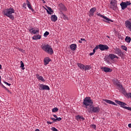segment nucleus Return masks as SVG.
<instances>
[{"label": "nucleus", "mask_w": 131, "mask_h": 131, "mask_svg": "<svg viewBox=\"0 0 131 131\" xmlns=\"http://www.w3.org/2000/svg\"><path fill=\"white\" fill-rule=\"evenodd\" d=\"M126 96L128 97V98H131V93H126Z\"/></svg>", "instance_id": "obj_39"}, {"label": "nucleus", "mask_w": 131, "mask_h": 131, "mask_svg": "<svg viewBox=\"0 0 131 131\" xmlns=\"http://www.w3.org/2000/svg\"><path fill=\"white\" fill-rule=\"evenodd\" d=\"M117 85L120 88V89L122 88V85H120V84L117 83Z\"/></svg>", "instance_id": "obj_44"}, {"label": "nucleus", "mask_w": 131, "mask_h": 131, "mask_svg": "<svg viewBox=\"0 0 131 131\" xmlns=\"http://www.w3.org/2000/svg\"><path fill=\"white\" fill-rule=\"evenodd\" d=\"M99 112H100V107L93 106L92 113H99Z\"/></svg>", "instance_id": "obj_13"}, {"label": "nucleus", "mask_w": 131, "mask_h": 131, "mask_svg": "<svg viewBox=\"0 0 131 131\" xmlns=\"http://www.w3.org/2000/svg\"><path fill=\"white\" fill-rule=\"evenodd\" d=\"M97 16H99V17H101V18H103L104 19H103V21H104V22H106L107 23H109V21L110 22H113V20H112V19H110V18L101 14L100 13H98L97 14Z\"/></svg>", "instance_id": "obj_6"}, {"label": "nucleus", "mask_w": 131, "mask_h": 131, "mask_svg": "<svg viewBox=\"0 0 131 131\" xmlns=\"http://www.w3.org/2000/svg\"><path fill=\"white\" fill-rule=\"evenodd\" d=\"M20 67L23 70H24V63H23V61H20Z\"/></svg>", "instance_id": "obj_31"}, {"label": "nucleus", "mask_w": 131, "mask_h": 131, "mask_svg": "<svg viewBox=\"0 0 131 131\" xmlns=\"http://www.w3.org/2000/svg\"><path fill=\"white\" fill-rule=\"evenodd\" d=\"M36 76L37 79H38V80H41V81H43V82L46 81V80L43 79V77H42V76H39L38 74H36Z\"/></svg>", "instance_id": "obj_17"}, {"label": "nucleus", "mask_w": 131, "mask_h": 131, "mask_svg": "<svg viewBox=\"0 0 131 131\" xmlns=\"http://www.w3.org/2000/svg\"><path fill=\"white\" fill-rule=\"evenodd\" d=\"M0 85L3 88V89H4L5 90H6V91H8V88H7L6 86H5V85H4V84H3V83H2V82H0Z\"/></svg>", "instance_id": "obj_32"}, {"label": "nucleus", "mask_w": 131, "mask_h": 131, "mask_svg": "<svg viewBox=\"0 0 131 131\" xmlns=\"http://www.w3.org/2000/svg\"><path fill=\"white\" fill-rule=\"evenodd\" d=\"M48 124H52V123H54V122H50V121H47Z\"/></svg>", "instance_id": "obj_46"}, {"label": "nucleus", "mask_w": 131, "mask_h": 131, "mask_svg": "<svg viewBox=\"0 0 131 131\" xmlns=\"http://www.w3.org/2000/svg\"><path fill=\"white\" fill-rule=\"evenodd\" d=\"M70 48L72 51H75L76 50V48H77V45H76V44H71Z\"/></svg>", "instance_id": "obj_19"}, {"label": "nucleus", "mask_w": 131, "mask_h": 131, "mask_svg": "<svg viewBox=\"0 0 131 131\" xmlns=\"http://www.w3.org/2000/svg\"><path fill=\"white\" fill-rule=\"evenodd\" d=\"M108 57H110V59L111 60H113V59L115 58V55L113 54H110L109 56Z\"/></svg>", "instance_id": "obj_26"}, {"label": "nucleus", "mask_w": 131, "mask_h": 131, "mask_svg": "<svg viewBox=\"0 0 131 131\" xmlns=\"http://www.w3.org/2000/svg\"><path fill=\"white\" fill-rule=\"evenodd\" d=\"M81 41H85V39H84V38H81Z\"/></svg>", "instance_id": "obj_51"}, {"label": "nucleus", "mask_w": 131, "mask_h": 131, "mask_svg": "<svg viewBox=\"0 0 131 131\" xmlns=\"http://www.w3.org/2000/svg\"><path fill=\"white\" fill-rule=\"evenodd\" d=\"M50 61H51V59H50V58L46 57L44 59V64H45V65H48V64H49V63H50Z\"/></svg>", "instance_id": "obj_20"}, {"label": "nucleus", "mask_w": 131, "mask_h": 131, "mask_svg": "<svg viewBox=\"0 0 131 131\" xmlns=\"http://www.w3.org/2000/svg\"><path fill=\"white\" fill-rule=\"evenodd\" d=\"M106 37H107L108 38H110V37L109 36H106Z\"/></svg>", "instance_id": "obj_57"}, {"label": "nucleus", "mask_w": 131, "mask_h": 131, "mask_svg": "<svg viewBox=\"0 0 131 131\" xmlns=\"http://www.w3.org/2000/svg\"><path fill=\"white\" fill-rule=\"evenodd\" d=\"M33 29V28H32L30 30H32Z\"/></svg>", "instance_id": "obj_61"}, {"label": "nucleus", "mask_w": 131, "mask_h": 131, "mask_svg": "<svg viewBox=\"0 0 131 131\" xmlns=\"http://www.w3.org/2000/svg\"><path fill=\"white\" fill-rule=\"evenodd\" d=\"M101 69H103L102 70L103 71H104V72H106V73L112 72V70H111V69H110L109 68L104 67V68H101Z\"/></svg>", "instance_id": "obj_14"}, {"label": "nucleus", "mask_w": 131, "mask_h": 131, "mask_svg": "<svg viewBox=\"0 0 131 131\" xmlns=\"http://www.w3.org/2000/svg\"><path fill=\"white\" fill-rule=\"evenodd\" d=\"M39 30H33L32 31V33H33V34H36V33H39Z\"/></svg>", "instance_id": "obj_28"}, {"label": "nucleus", "mask_w": 131, "mask_h": 131, "mask_svg": "<svg viewBox=\"0 0 131 131\" xmlns=\"http://www.w3.org/2000/svg\"><path fill=\"white\" fill-rule=\"evenodd\" d=\"M51 118V119L52 120H53V122H55V121H57V119H55V118Z\"/></svg>", "instance_id": "obj_43"}, {"label": "nucleus", "mask_w": 131, "mask_h": 131, "mask_svg": "<svg viewBox=\"0 0 131 131\" xmlns=\"http://www.w3.org/2000/svg\"><path fill=\"white\" fill-rule=\"evenodd\" d=\"M115 54L117 55L120 56L121 58H123V53L121 52L119 49H116L115 51Z\"/></svg>", "instance_id": "obj_9"}, {"label": "nucleus", "mask_w": 131, "mask_h": 131, "mask_svg": "<svg viewBox=\"0 0 131 131\" xmlns=\"http://www.w3.org/2000/svg\"><path fill=\"white\" fill-rule=\"evenodd\" d=\"M77 66L78 67H79V68H80L81 69H82V70H84V65H83V64H81V63H78L77 64Z\"/></svg>", "instance_id": "obj_25"}, {"label": "nucleus", "mask_w": 131, "mask_h": 131, "mask_svg": "<svg viewBox=\"0 0 131 131\" xmlns=\"http://www.w3.org/2000/svg\"><path fill=\"white\" fill-rule=\"evenodd\" d=\"M53 117L56 119L58 118V117L56 115H53Z\"/></svg>", "instance_id": "obj_50"}, {"label": "nucleus", "mask_w": 131, "mask_h": 131, "mask_svg": "<svg viewBox=\"0 0 131 131\" xmlns=\"http://www.w3.org/2000/svg\"><path fill=\"white\" fill-rule=\"evenodd\" d=\"M59 7L60 9L61 10V11H63L64 12L67 11V9L66 8L65 6H64V5H63L62 4H59Z\"/></svg>", "instance_id": "obj_16"}, {"label": "nucleus", "mask_w": 131, "mask_h": 131, "mask_svg": "<svg viewBox=\"0 0 131 131\" xmlns=\"http://www.w3.org/2000/svg\"><path fill=\"white\" fill-rule=\"evenodd\" d=\"M96 125H95V124H92V125H91V127H92V128H94V129H96Z\"/></svg>", "instance_id": "obj_42"}, {"label": "nucleus", "mask_w": 131, "mask_h": 131, "mask_svg": "<svg viewBox=\"0 0 131 131\" xmlns=\"http://www.w3.org/2000/svg\"><path fill=\"white\" fill-rule=\"evenodd\" d=\"M42 49L43 51H45V52H46V53H48V54H50V55H53V54H54L53 48H51V46L49 45L43 46L42 47Z\"/></svg>", "instance_id": "obj_2"}, {"label": "nucleus", "mask_w": 131, "mask_h": 131, "mask_svg": "<svg viewBox=\"0 0 131 131\" xmlns=\"http://www.w3.org/2000/svg\"><path fill=\"white\" fill-rule=\"evenodd\" d=\"M99 48L100 51H108L109 50V47L107 45L100 44L99 45Z\"/></svg>", "instance_id": "obj_7"}, {"label": "nucleus", "mask_w": 131, "mask_h": 131, "mask_svg": "<svg viewBox=\"0 0 131 131\" xmlns=\"http://www.w3.org/2000/svg\"><path fill=\"white\" fill-rule=\"evenodd\" d=\"M126 42H130L131 38L130 37L127 36L125 39Z\"/></svg>", "instance_id": "obj_27"}, {"label": "nucleus", "mask_w": 131, "mask_h": 131, "mask_svg": "<svg viewBox=\"0 0 131 131\" xmlns=\"http://www.w3.org/2000/svg\"><path fill=\"white\" fill-rule=\"evenodd\" d=\"M51 130H53V131H59L58 130V129L57 128H56V127H53L51 128Z\"/></svg>", "instance_id": "obj_38"}, {"label": "nucleus", "mask_w": 131, "mask_h": 131, "mask_svg": "<svg viewBox=\"0 0 131 131\" xmlns=\"http://www.w3.org/2000/svg\"><path fill=\"white\" fill-rule=\"evenodd\" d=\"M96 10H97V9L96 8V7H93L91 8L89 11V13H90L89 16L92 17V16H94V13H95Z\"/></svg>", "instance_id": "obj_10"}, {"label": "nucleus", "mask_w": 131, "mask_h": 131, "mask_svg": "<svg viewBox=\"0 0 131 131\" xmlns=\"http://www.w3.org/2000/svg\"><path fill=\"white\" fill-rule=\"evenodd\" d=\"M47 8L48 9H46V10L49 15H52V14L54 13V11L52 9V8L49 6L47 7Z\"/></svg>", "instance_id": "obj_11"}, {"label": "nucleus", "mask_w": 131, "mask_h": 131, "mask_svg": "<svg viewBox=\"0 0 131 131\" xmlns=\"http://www.w3.org/2000/svg\"><path fill=\"white\" fill-rule=\"evenodd\" d=\"M94 54H95V53H93V52L90 53V56H93V55H94Z\"/></svg>", "instance_id": "obj_49"}, {"label": "nucleus", "mask_w": 131, "mask_h": 131, "mask_svg": "<svg viewBox=\"0 0 131 131\" xmlns=\"http://www.w3.org/2000/svg\"><path fill=\"white\" fill-rule=\"evenodd\" d=\"M83 104L86 106V109H88V106H90V104H94V102L91 99V97H87L83 99Z\"/></svg>", "instance_id": "obj_3"}, {"label": "nucleus", "mask_w": 131, "mask_h": 131, "mask_svg": "<svg viewBox=\"0 0 131 131\" xmlns=\"http://www.w3.org/2000/svg\"><path fill=\"white\" fill-rule=\"evenodd\" d=\"M115 58H116V59H119V57L115 55Z\"/></svg>", "instance_id": "obj_52"}, {"label": "nucleus", "mask_w": 131, "mask_h": 131, "mask_svg": "<svg viewBox=\"0 0 131 131\" xmlns=\"http://www.w3.org/2000/svg\"><path fill=\"white\" fill-rule=\"evenodd\" d=\"M93 53L95 54L96 53V50L95 49H93Z\"/></svg>", "instance_id": "obj_55"}, {"label": "nucleus", "mask_w": 131, "mask_h": 131, "mask_svg": "<svg viewBox=\"0 0 131 131\" xmlns=\"http://www.w3.org/2000/svg\"><path fill=\"white\" fill-rule=\"evenodd\" d=\"M39 90L40 91H45V90L46 91H50V87L47 85L42 84L39 85Z\"/></svg>", "instance_id": "obj_8"}, {"label": "nucleus", "mask_w": 131, "mask_h": 131, "mask_svg": "<svg viewBox=\"0 0 131 131\" xmlns=\"http://www.w3.org/2000/svg\"><path fill=\"white\" fill-rule=\"evenodd\" d=\"M115 103L118 104V105H120V107H121L122 108H124V109H126L129 111H131L130 107L125 106H126V105H127L126 103L118 100H115Z\"/></svg>", "instance_id": "obj_4"}, {"label": "nucleus", "mask_w": 131, "mask_h": 131, "mask_svg": "<svg viewBox=\"0 0 131 131\" xmlns=\"http://www.w3.org/2000/svg\"><path fill=\"white\" fill-rule=\"evenodd\" d=\"M6 91H7V92H10V90L8 89V90H6Z\"/></svg>", "instance_id": "obj_59"}, {"label": "nucleus", "mask_w": 131, "mask_h": 131, "mask_svg": "<svg viewBox=\"0 0 131 131\" xmlns=\"http://www.w3.org/2000/svg\"><path fill=\"white\" fill-rule=\"evenodd\" d=\"M111 5L110 8L112 9L114 11H117L118 7H117V1L116 0H111L110 2Z\"/></svg>", "instance_id": "obj_5"}, {"label": "nucleus", "mask_w": 131, "mask_h": 131, "mask_svg": "<svg viewBox=\"0 0 131 131\" xmlns=\"http://www.w3.org/2000/svg\"><path fill=\"white\" fill-rule=\"evenodd\" d=\"M0 69H2V65L0 64Z\"/></svg>", "instance_id": "obj_58"}, {"label": "nucleus", "mask_w": 131, "mask_h": 131, "mask_svg": "<svg viewBox=\"0 0 131 131\" xmlns=\"http://www.w3.org/2000/svg\"><path fill=\"white\" fill-rule=\"evenodd\" d=\"M15 13V10L14 9L12 8H10L8 9H6L4 11V14L5 15V16H7V17H9L10 19H12V20H14V17L12 14H14Z\"/></svg>", "instance_id": "obj_1"}, {"label": "nucleus", "mask_w": 131, "mask_h": 131, "mask_svg": "<svg viewBox=\"0 0 131 131\" xmlns=\"http://www.w3.org/2000/svg\"><path fill=\"white\" fill-rule=\"evenodd\" d=\"M126 27H128L129 30L131 28V23L128 20H126L125 22Z\"/></svg>", "instance_id": "obj_21"}, {"label": "nucleus", "mask_w": 131, "mask_h": 131, "mask_svg": "<svg viewBox=\"0 0 131 131\" xmlns=\"http://www.w3.org/2000/svg\"><path fill=\"white\" fill-rule=\"evenodd\" d=\"M6 91H7V92H10V90L8 89V90H6Z\"/></svg>", "instance_id": "obj_60"}, {"label": "nucleus", "mask_w": 131, "mask_h": 131, "mask_svg": "<svg viewBox=\"0 0 131 131\" xmlns=\"http://www.w3.org/2000/svg\"><path fill=\"white\" fill-rule=\"evenodd\" d=\"M122 92H123V94H125V93H126L125 90H124V89H122Z\"/></svg>", "instance_id": "obj_48"}, {"label": "nucleus", "mask_w": 131, "mask_h": 131, "mask_svg": "<svg viewBox=\"0 0 131 131\" xmlns=\"http://www.w3.org/2000/svg\"><path fill=\"white\" fill-rule=\"evenodd\" d=\"M4 83H5V84H7V85H9V86H10V85H11V83H9L6 81H4Z\"/></svg>", "instance_id": "obj_45"}, {"label": "nucleus", "mask_w": 131, "mask_h": 131, "mask_svg": "<svg viewBox=\"0 0 131 131\" xmlns=\"http://www.w3.org/2000/svg\"><path fill=\"white\" fill-rule=\"evenodd\" d=\"M128 126L131 128V124H128Z\"/></svg>", "instance_id": "obj_53"}, {"label": "nucleus", "mask_w": 131, "mask_h": 131, "mask_svg": "<svg viewBox=\"0 0 131 131\" xmlns=\"http://www.w3.org/2000/svg\"><path fill=\"white\" fill-rule=\"evenodd\" d=\"M88 111L89 112H93V109L94 108V105L93 104H89V106H88Z\"/></svg>", "instance_id": "obj_22"}, {"label": "nucleus", "mask_w": 131, "mask_h": 131, "mask_svg": "<svg viewBox=\"0 0 131 131\" xmlns=\"http://www.w3.org/2000/svg\"><path fill=\"white\" fill-rule=\"evenodd\" d=\"M62 120V118L59 117V118H56V121H61Z\"/></svg>", "instance_id": "obj_40"}, {"label": "nucleus", "mask_w": 131, "mask_h": 131, "mask_svg": "<svg viewBox=\"0 0 131 131\" xmlns=\"http://www.w3.org/2000/svg\"><path fill=\"white\" fill-rule=\"evenodd\" d=\"M120 6L121 7L122 10H125L126 8H127V6H126V3L125 2H121L120 4Z\"/></svg>", "instance_id": "obj_15"}, {"label": "nucleus", "mask_w": 131, "mask_h": 131, "mask_svg": "<svg viewBox=\"0 0 131 131\" xmlns=\"http://www.w3.org/2000/svg\"><path fill=\"white\" fill-rule=\"evenodd\" d=\"M103 101L104 102H106V103H107V104H111V105H114V106H117V104L115 103V102L107 99H103Z\"/></svg>", "instance_id": "obj_12"}, {"label": "nucleus", "mask_w": 131, "mask_h": 131, "mask_svg": "<svg viewBox=\"0 0 131 131\" xmlns=\"http://www.w3.org/2000/svg\"><path fill=\"white\" fill-rule=\"evenodd\" d=\"M27 6V4H26L25 3H24L23 5V8H25V9H26Z\"/></svg>", "instance_id": "obj_41"}, {"label": "nucleus", "mask_w": 131, "mask_h": 131, "mask_svg": "<svg viewBox=\"0 0 131 131\" xmlns=\"http://www.w3.org/2000/svg\"><path fill=\"white\" fill-rule=\"evenodd\" d=\"M51 19L52 22H56L58 20V17L56 15H51Z\"/></svg>", "instance_id": "obj_18"}, {"label": "nucleus", "mask_w": 131, "mask_h": 131, "mask_svg": "<svg viewBox=\"0 0 131 131\" xmlns=\"http://www.w3.org/2000/svg\"><path fill=\"white\" fill-rule=\"evenodd\" d=\"M41 38V35H36L32 37V39H34V40H37V39H40Z\"/></svg>", "instance_id": "obj_23"}, {"label": "nucleus", "mask_w": 131, "mask_h": 131, "mask_svg": "<svg viewBox=\"0 0 131 131\" xmlns=\"http://www.w3.org/2000/svg\"><path fill=\"white\" fill-rule=\"evenodd\" d=\"M62 18L64 20H68V17H67L64 13H62Z\"/></svg>", "instance_id": "obj_29"}, {"label": "nucleus", "mask_w": 131, "mask_h": 131, "mask_svg": "<svg viewBox=\"0 0 131 131\" xmlns=\"http://www.w3.org/2000/svg\"><path fill=\"white\" fill-rule=\"evenodd\" d=\"M27 5L29 9H30V10H31V11H32V12H33V9L32 8V7H31V5L30 4V2H29L28 0H27Z\"/></svg>", "instance_id": "obj_24"}, {"label": "nucleus", "mask_w": 131, "mask_h": 131, "mask_svg": "<svg viewBox=\"0 0 131 131\" xmlns=\"http://www.w3.org/2000/svg\"><path fill=\"white\" fill-rule=\"evenodd\" d=\"M121 48L122 49H123V50H124L126 52H127V48L126 47H125V46H122Z\"/></svg>", "instance_id": "obj_35"}, {"label": "nucleus", "mask_w": 131, "mask_h": 131, "mask_svg": "<svg viewBox=\"0 0 131 131\" xmlns=\"http://www.w3.org/2000/svg\"><path fill=\"white\" fill-rule=\"evenodd\" d=\"M49 34H50V33H49V32L48 31H46L44 34H43V36L45 37H47V36H48V35H49Z\"/></svg>", "instance_id": "obj_36"}, {"label": "nucleus", "mask_w": 131, "mask_h": 131, "mask_svg": "<svg viewBox=\"0 0 131 131\" xmlns=\"http://www.w3.org/2000/svg\"><path fill=\"white\" fill-rule=\"evenodd\" d=\"M78 42H79V43H82V41L81 40H79Z\"/></svg>", "instance_id": "obj_54"}, {"label": "nucleus", "mask_w": 131, "mask_h": 131, "mask_svg": "<svg viewBox=\"0 0 131 131\" xmlns=\"http://www.w3.org/2000/svg\"><path fill=\"white\" fill-rule=\"evenodd\" d=\"M90 70V66H86L84 67V70H85V71H87V70Z\"/></svg>", "instance_id": "obj_34"}, {"label": "nucleus", "mask_w": 131, "mask_h": 131, "mask_svg": "<svg viewBox=\"0 0 131 131\" xmlns=\"http://www.w3.org/2000/svg\"><path fill=\"white\" fill-rule=\"evenodd\" d=\"M125 3L127 7V6H130L131 5L130 2L127 1V2H125Z\"/></svg>", "instance_id": "obj_37"}, {"label": "nucleus", "mask_w": 131, "mask_h": 131, "mask_svg": "<svg viewBox=\"0 0 131 131\" xmlns=\"http://www.w3.org/2000/svg\"><path fill=\"white\" fill-rule=\"evenodd\" d=\"M95 50H98V49H99V45L97 46L95 48H94Z\"/></svg>", "instance_id": "obj_47"}, {"label": "nucleus", "mask_w": 131, "mask_h": 131, "mask_svg": "<svg viewBox=\"0 0 131 131\" xmlns=\"http://www.w3.org/2000/svg\"><path fill=\"white\" fill-rule=\"evenodd\" d=\"M77 119H82V120H84L85 119L83 117L78 115L77 116Z\"/></svg>", "instance_id": "obj_33"}, {"label": "nucleus", "mask_w": 131, "mask_h": 131, "mask_svg": "<svg viewBox=\"0 0 131 131\" xmlns=\"http://www.w3.org/2000/svg\"><path fill=\"white\" fill-rule=\"evenodd\" d=\"M43 2V4H46V1H45V0H42Z\"/></svg>", "instance_id": "obj_56"}, {"label": "nucleus", "mask_w": 131, "mask_h": 131, "mask_svg": "<svg viewBox=\"0 0 131 131\" xmlns=\"http://www.w3.org/2000/svg\"><path fill=\"white\" fill-rule=\"evenodd\" d=\"M59 111V109L58 107H54L52 109V112L55 113V112H58Z\"/></svg>", "instance_id": "obj_30"}]
</instances>
